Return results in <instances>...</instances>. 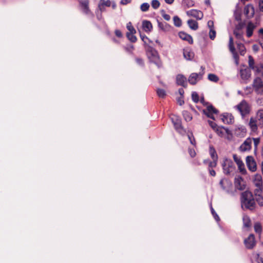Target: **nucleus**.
Listing matches in <instances>:
<instances>
[{"label":"nucleus","mask_w":263,"mask_h":263,"mask_svg":"<svg viewBox=\"0 0 263 263\" xmlns=\"http://www.w3.org/2000/svg\"><path fill=\"white\" fill-rule=\"evenodd\" d=\"M241 206L243 210H253L256 208V203L252 193L246 191L241 194Z\"/></svg>","instance_id":"obj_1"},{"label":"nucleus","mask_w":263,"mask_h":263,"mask_svg":"<svg viewBox=\"0 0 263 263\" xmlns=\"http://www.w3.org/2000/svg\"><path fill=\"white\" fill-rule=\"evenodd\" d=\"M146 54L149 62L155 64L158 68L161 67L162 64L157 51L151 46L146 48Z\"/></svg>","instance_id":"obj_2"},{"label":"nucleus","mask_w":263,"mask_h":263,"mask_svg":"<svg viewBox=\"0 0 263 263\" xmlns=\"http://www.w3.org/2000/svg\"><path fill=\"white\" fill-rule=\"evenodd\" d=\"M235 108L239 111L241 116L243 118L249 115L251 111V105L245 100H242Z\"/></svg>","instance_id":"obj_3"},{"label":"nucleus","mask_w":263,"mask_h":263,"mask_svg":"<svg viewBox=\"0 0 263 263\" xmlns=\"http://www.w3.org/2000/svg\"><path fill=\"white\" fill-rule=\"evenodd\" d=\"M224 174L229 175L234 171L235 167L234 162L229 159L226 158L222 163Z\"/></svg>","instance_id":"obj_4"},{"label":"nucleus","mask_w":263,"mask_h":263,"mask_svg":"<svg viewBox=\"0 0 263 263\" xmlns=\"http://www.w3.org/2000/svg\"><path fill=\"white\" fill-rule=\"evenodd\" d=\"M171 120L174 124L175 129L180 134H185L186 131L182 126L181 120L178 116L173 115L171 117Z\"/></svg>","instance_id":"obj_5"},{"label":"nucleus","mask_w":263,"mask_h":263,"mask_svg":"<svg viewBox=\"0 0 263 263\" xmlns=\"http://www.w3.org/2000/svg\"><path fill=\"white\" fill-rule=\"evenodd\" d=\"M252 86L256 93L263 95V82L260 78L257 77L254 80Z\"/></svg>","instance_id":"obj_6"},{"label":"nucleus","mask_w":263,"mask_h":263,"mask_svg":"<svg viewBox=\"0 0 263 263\" xmlns=\"http://www.w3.org/2000/svg\"><path fill=\"white\" fill-rule=\"evenodd\" d=\"M203 72H200L197 73H192L190 74L188 78V81L191 85H194L196 84L198 81H200L202 79Z\"/></svg>","instance_id":"obj_7"},{"label":"nucleus","mask_w":263,"mask_h":263,"mask_svg":"<svg viewBox=\"0 0 263 263\" xmlns=\"http://www.w3.org/2000/svg\"><path fill=\"white\" fill-rule=\"evenodd\" d=\"M203 113L205 115L208 117L215 120L213 114H217L218 110L216 109L212 105H209L207 106L205 109L202 110Z\"/></svg>","instance_id":"obj_8"},{"label":"nucleus","mask_w":263,"mask_h":263,"mask_svg":"<svg viewBox=\"0 0 263 263\" xmlns=\"http://www.w3.org/2000/svg\"><path fill=\"white\" fill-rule=\"evenodd\" d=\"M246 164L250 171L255 172L256 170V164L252 156L247 157Z\"/></svg>","instance_id":"obj_9"},{"label":"nucleus","mask_w":263,"mask_h":263,"mask_svg":"<svg viewBox=\"0 0 263 263\" xmlns=\"http://www.w3.org/2000/svg\"><path fill=\"white\" fill-rule=\"evenodd\" d=\"M79 3L82 11L85 14H90L91 11L88 7L89 0H80Z\"/></svg>","instance_id":"obj_10"},{"label":"nucleus","mask_w":263,"mask_h":263,"mask_svg":"<svg viewBox=\"0 0 263 263\" xmlns=\"http://www.w3.org/2000/svg\"><path fill=\"white\" fill-rule=\"evenodd\" d=\"M186 14L188 16L195 17L197 20H201L203 16V13L196 9H192L186 12Z\"/></svg>","instance_id":"obj_11"},{"label":"nucleus","mask_w":263,"mask_h":263,"mask_svg":"<svg viewBox=\"0 0 263 263\" xmlns=\"http://www.w3.org/2000/svg\"><path fill=\"white\" fill-rule=\"evenodd\" d=\"M240 74L241 78L242 80L247 83V81L250 78L251 76V72L250 69L245 68L240 69Z\"/></svg>","instance_id":"obj_12"},{"label":"nucleus","mask_w":263,"mask_h":263,"mask_svg":"<svg viewBox=\"0 0 263 263\" xmlns=\"http://www.w3.org/2000/svg\"><path fill=\"white\" fill-rule=\"evenodd\" d=\"M176 84L178 85L181 86L186 88L187 86V80L186 77L181 74H179L176 76Z\"/></svg>","instance_id":"obj_13"},{"label":"nucleus","mask_w":263,"mask_h":263,"mask_svg":"<svg viewBox=\"0 0 263 263\" xmlns=\"http://www.w3.org/2000/svg\"><path fill=\"white\" fill-rule=\"evenodd\" d=\"M246 247L248 249H252L255 245V241L254 236L253 234H250L248 237L244 241Z\"/></svg>","instance_id":"obj_14"},{"label":"nucleus","mask_w":263,"mask_h":263,"mask_svg":"<svg viewBox=\"0 0 263 263\" xmlns=\"http://www.w3.org/2000/svg\"><path fill=\"white\" fill-rule=\"evenodd\" d=\"M252 140L251 138H247L243 143L240 145L239 149L241 152H246L249 151L251 148Z\"/></svg>","instance_id":"obj_15"},{"label":"nucleus","mask_w":263,"mask_h":263,"mask_svg":"<svg viewBox=\"0 0 263 263\" xmlns=\"http://www.w3.org/2000/svg\"><path fill=\"white\" fill-rule=\"evenodd\" d=\"M234 184L235 187L239 190L245 189L243 180L241 177H238L235 178Z\"/></svg>","instance_id":"obj_16"},{"label":"nucleus","mask_w":263,"mask_h":263,"mask_svg":"<svg viewBox=\"0 0 263 263\" xmlns=\"http://www.w3.org/2000/svg\"><path fill=\"white\" fill-rule=\"evenodd\" d=\"M223 122L226 124H230L234 122V118L233 116L229 113H225L222 115L221 118Z\"/></svg>","instance_id":"obj_17"},{"label":"nucleus","mask_w":263,"mask_h":263,"mask_svg":"<svg viewBox=\"0 0 263 263\" xmlns=\"http://www.w3.org/2000/svg\"><path fill=\"white\" fill-rule=\"evenodd\" d=\"M183 57L187 60H192L194 57V53L191 49L186 48L183 49Z\"/></svg>","instance_id":"obj_18"},{"label":"nucleus","mask_w":263,"mask_h":263,"mask_svg":"<svg viewBox=\"0 0 263 263\" xmlns=\"http://www.w3.org/2000/svg\"><path fill=\"white\" fill-rule=\"evenodd\" d=\"M256 28V26L252 22H249L247 26V36L248 37H250L253 32V30Z\"/></svg>","instance_id":"obj_19"},{"label":"nucleus","mask_w":263,"mask_h":263,"mask_svg":"<svg viewBox=\"0 0 263 263\" xmlns=\"http://www.w3.org/2000/svg\"><path fill=\"white\" fill-rule=\"evenodd\" d=\"M111 5L110 1H106L104 0H100L98 5V8L100 11L103 12L105 10V7H109Z\"/></svg>","instance_id":"obj_20"},{"label":"nucleus","mask_w":263,"mask_h":263,"mask_svg":"<svg viewBox=\"0 0 263 263\" xmlns=\"http://www.w3.org/2000/svg\"><path fill=\"white\" fill-rule=\"evenodd\" d=\"M179 36L182 40L186 41L190 44H192L193 42L192 36L184 32H180L179 33Z\"/></svg>","instance_id":"obj_21"},{"label":"nucleus","mask_w":263,"mask_h":263,"mask_svg":"<svg viewBox=\"0 0 263 263\" xmlns=\"http://www.w3.org/2000/svg\"><path fill=\"white\" fill-rule=\"evenodd\" d=\"M142 27L145 32H149L152 29L153 26L151 22L148 21H143L142 22Z\"/></svg>","instance_id":"obj_22"},{"label":"nucleus","mask_w":263,"mask_h":263,"mask_svg":"<svg viewBox=\"0 0 263 263\" xmlns=\"http://www.w3.org/2000/svg\"><path fill=\"white\" fill-rule=\"evenodd\" d=\"M255 73L259 76L263 77V64H259L255 66L253 69Z\"/></svg>","instance_id":"obj_23"},{"label":"nucleus","mask_w":263,"mask_h":263,"mask_svg":"<svg viewBox=\"0 0 263 263\" xmlns=\"http://www.w3.org/2000/svg\"><path fill=\"white\" fill-rule=\"evenodd\" d=\"M257 120L251 117L250 119L249 125L252 132H256L257 129Z\"/></svg>","instance_id":"obj_24"},{"label":"nucleus","mask_w":263,"mask_h":263,"mask_svg":"<svg viewBox=\"0 0 263 263\" xmlns=\"http://www.w3.org/2000/svg\"><path fill=\"white\" fill-rule=\"evenodd\" d=\"M255 186H262V178L260 175H256L253 180Z\"/></svg>","instance_id":"obj_25"},{"label":"nucleus","mask_w":263,"mask_h":263,"mask_svg":"<svg viewBox=\"0 0 263 263\" xmlns=\"http://www.w3.org/2000/svg\"><path fill=\"white\" fill-rule=\"evenodd\" d=\"M187 24L189 27L194 30H196L198 28V23L193 20H189L187 21Z\"/></svg>","instance_id":"obj_26"},{"label":"nucleus","mask_w":263,"mask_h":263,"mask_svg":"<svg viewBox=\"0 0 263 263\" xmlns=\"http://www.w3.org/2000/svg\"><path fill=\"white\" fill-rule=\"evenodd\" d=\"M234 34L236 37L239 40H243L242 32L240 28L237 27L234 30Z\"/></svg>","instance_id":"obj_27"},{"label":"nucleus","mask_w":263,"mask_h":263,"mask_svg":"<svg viewBox=\"0 0 263 263\" xmlns=\"http://www.w3.org/2000/svg\"><path fill=\"white\" fill-rule=\"evenodd\" d=\"M210 154L213 160H218V156L217 155L216 152L214 148L212 146H210Z\"/></svg>","instance_id":"obj_28"},{"label":"nucleus","mask_w":263,"mask_h":263,"mask_svg":"<svg viewBox=\"0 0 263 263\" xmlns=\"http://www.w3.org/2000/svg\"><path fill=\"white\" fill-rule=\"evenodd\" d=\"M182 115L184 117V120L187 122L190 121L192 119V116L191 114L187 111H183Z\"/></svg>","instance_id":"obj_29"},{"label":"nucleus","mask_w":263,"mask_h":263,"mask_svg":"<svg viewBox=\"0 0 263 263\" xmlns=\"http://www.w3.org/2000/svg\"><path fill=\"white\" fill-rule=\"evenodd\" d=\"M243 226L246 228H249L251 226V220L248 216H244L243 217Z\"/></svg>","instance_id":"obj_30"},{"label":"nucleus","mask_w":263,"mask_h":263,"mask_svg":"<svg viewBox=\"0 0 263 263\" xmlns=\"http://www.w3.org/2000/svg\"><path fill=\"white\" fill-rule=\"evenodd\" d=\"M136 33H127L126 36L128 38V39L132 42L135 43L137 41V37L134 35Z\"/></svg>","instance_id":"obj_31"},{"label":"nucleus","mask_w":263,"mask_h":263,"mask_svg":"<svg viewBox=\"0 0 263 263\" xmlns=\"http://www.w3.org/2000/svg\"><path fill=\"white\" fill-rule=\"evenodd\" d=\"M173 21L175 26L176 27H180L182 25V21L181 19L177 16H175L173 17Z\"/></svg>","instance_id":"obj_32"},{"label":"nucleus","mask_w":263,"mask_h":263,"mask_svg":"<svg viewBox=\"0 0 263 263\" xmlns=\"http://www.w3.org/2000/svg\"><path fill=\"white\" fill-rule=\"evenodd\" d=\"M256 118L258 120L263 122V109H260L257 111Z\"/></svg>","instance_id":"obj_33"},{"label":"nucleus","mask_w":263,"mask_h":263,"mask_svg":"<svg viewBox=\"0 0 263 263\" xmlns=\"http://www.w3.org/2000/svg\"><path fill=\"white\" fill-rule=\"evenodd\" d=\"M249 68L251 69H253L256 65H255V62L253 58L251 55L249 56L248 61Z\"/></svg>","instance_id":"obj_34"},{"label":"nucleus","mask_w":263,"mask_h":263,"mask_svg":"<svg viewBox=\"0 0 263 263\" xmlns=\"http://www.w3.org/2000/svg\"><path fill=\"white\" fill-rule=\"evenodd\" d=\"M208 79L214 82H217L219 80L218 77L216 74L213 73H210L208 75Z\"/></svg>","instance_id":"obj_35"},{"label":"nucleus","mask_w":263,"mask_h":263,"mask_svg":"<svg viewBox=\"0 0 263 263\" xmlns=\"http://www.w3.org/2000/svg\"><path fill=\"white\" fill-rule=\"evenodd\" d=\"M237 47L239 50L240 54L241 55H243L246 53V49L243 44L241 43H238L237 44Z\"/></svg>","instance_id":"obj_36"},{"label":"nucleus","mask_w":263,"mask_h":263,"mask_svg":"<svg viewBox=\"0 0 263 263\" xmlns=\"http://www.w3.org/2000/svg\"><path fill=\"white\" fill-rule=\"evenodd\" d=\"M254 230L256 233L260 234L262 231V228L261 224L258 223L256 222L255 223L254 226Z\"/></svg>","instance_id":"obj_37"},{"label":"nucleus","mask_w":263,"mask_h":263,"mask_svg":"<svg viewBox=\"0 0 263 263\" xmlns=\"http://www.w3.org/2000/svg\"><path fill=\"white\" fill-rule=\"evenodd\" d=\"M149 5L147 3H144L140 6V9L142 12H146L148 10Z\"/></svg>","instance_id":"obj_38"},{"label":"nucleus","mask_w":263,"mask_h":263,"mask_svg":"<svg viewBox=\"0 0 263 263\" xmlns=\"http://www.w3.org/2000/svg\"><path fill=\"white\" fill-rule=\"evenodd\" d=\"M234 157V160L235 161V162H236V163L237 164L239 168V170H240V171H242V170H241V167L242 166H244V165H243V163H242V162L239 160V159H238L236 157V155H234L233 156Z\"/></svg>","instance_id":"obj_39"},{"label":"nucleus","mask_w":263,"mask_h":263,"mask_svg":"<svg viewBox=\"0 0 263 263\" xmlns=\"http://www.w3.org/2000/svg\"><path fill=\"white\" fill-rule=\"evenodd\" d=\"M157 95L160 97L163 98L166 96L165 91L163 89L158 88L157 90Z\"/></svg>","instance_id":"obj_40"},{"label":"nucleus","mask_w":263,"mask_h":263,"mask_svg":"<svg viewBox=\"0 0 263 263\" xmlns=\"http://www.w3.org/2000/svg\"><path fill=\"white\" fill-rule=\"evenodd\" d=\"M262 191V186H256V188L254 190L255 196L261 195Z\"/></svg>","instance_id":"obj_41"},{"label":"nucleus","mask_w":263,"mask_h":263,"mask_svg":"<svg viewBox=\"0 0 263 263\" xmlns=\"http://www.w3.org/2000/svg\"><path fill=\"white\" fill-rule=\"evenodd\" d=\"M227 183L228 185L230 184V182L227 180L224 179H222L220 181L219 184L221 187V188L225 191H228L226 187L224 186V184Z\"/></svg>","instance_id":"obj_42"},{"label":"nucleus","mask_w":263,"mask_h":263,"mask_svg":"<svg viewBox=\"0 0 263 263\" xmlns=\"http://www.w3.org/2000/svg\"><path fill=\"white\" fill-rule=\"evenodd\" d=\"M229 47L231 52H234L235 48L234 46L233 40L232 36H230L229 39Z\"/></svg>","instance_id":"obj_43"},{"label":"nucleus","mask_w":263,"mask_h":263,"mask_svg":"<svg viewBox=\"0 0 263 263\" xmlns=\"http://www.w3.org/2000/svg\"><path fill=\"white\" fill-rule=\"evenodd\" d=\"M256 201L260 206H263V197L261 195L255 196Z\"/></svg>","instance_id":"obj_44"},{"label":"nucleus","mask_w":263,"mask_h":263,"mask_svg":"<svg viewBox=\"0 0 263 263\" xmlns=\"http://www.w3.org/2000/svg\"><path fill=\"white\" fill-rule=\"evenodd\" d=\"M192 100L195 102V103H197L199 101V96L198 95V93L195 92V91H194L192 92Z\"/></svg>","instance_id":"obj_45"},{"label":"nucleus","mask_w":263,"mask_h":263,"mask_svg":"<svg viewBox=\"0 0 263 263\" xmlns=\"http://www.w3.org/2000/svg\"><path fill=\"white\" fill-rule=\"evenodd\" d=\"M151 5L154 9H156L159 7L160 4L158 0H153Z\"/></svg>","instance_id":"obj_46"},{"label":"nucleus","mask_w":263,"mask_h":263,"mask_svg":"<svg viewBox=\"0 0 263 263\" xmlns=\"http://www.w3.org/2000/svg\"><path fill=\"white\" fill-rule=\"evenodd\" d=\"M250 10H252V15H253L254 13V10H253V7L251 5H247L245 7L244 11H245V13L246 15L249 14Z\"/></svg>","instance_id":"obj_47"},{"label":"nucleus","mask_w":263,"mask_h":263,"mask_svg":"<svg viewBox=\"0 0 263 263\" xmlns=\"http://www.w3.org/2000/svg\"><path fill=\"white\" fill-rule=\"evenodd\" d=\"M126 27L128 31H129V33H136V30L134 29V28L132 26V23L130 22H129L127 24Z\"/></svg>","instance_id":"obj_48"},{"label":"nucleus","mask_w":263,"mask_h":263,"mask_svg":"<svg viewBox=\"0 0 263 263\" xmlns=\"http://www.w3.org/2000/svg\"><path fill=\"white\" fill-rule=\"evenodd\" d=\"M183 2L187 7H192L194 5V2L192 0H183Z\"/></svg>","instance_id":"obj_49"},{"label":"nucleus","mask_w":263,"mask_h":263,"mask_svg":"<svg viewBox=\"0 0 263 263\" xmlns=\"http://www.w3.org/2000/svg\"><path fill=\"white\" fill-rule=\"evenodd\" d=\"M223 126H221V127H218L215 130V131L216 132L217 134L219 136H223V135H224V132L223 131V129L222 128Z\"/></svg>","instance_id":"obj_50"},{"label":"nucleus","mask_w":263,"mask_h":263,"mask_svg":"<svg viewBox=\"0 0 263 263\" xmlns=\"http://www.w3.org/2000/svg\"><path fill=\"white\" fill-rule=\"evenodd\" d=\"M210 38L213 40L216 36V31L213 29V28H211L209 32Z\"/></svg>","instance_id":"obj_51"},{"label":"nucleus","mask_w":263,"mask_h":263,"mask_svg":"<svg viewBox=\"0 0 263 263\" xmlns=\"http://www.w3.org/2000/svg\"><path fill=\"white\" fill-rule=\"evenodd\" d=\"M217 160H213L212 161H210L209 163V168L215 167L217 165Z\"/></svg>","instance_id":"obj_52"},{"label":"nucleus","mask_w":263,"mask_h":263,"mask_svg":"<svg viewBox=\"0 0 263 263\" xmlns=\"http://www.w3.org/2000/svg\"><path fill=\"white\" fill-rule=\"evenodd\" d=\"M211 213H212L213 217L215 219V220L217 221H219V217H218V216L217 215V214H216V213L215 212V211H214V210L213 209V208L212 206L211 208Z\"/></svg>","instance_id":"obj_53"},{"label":"nucleus","mask_w":263,"mask_h":263,"mask_svg":"<svg viewBox=\"0 0 263 263\" xmlns=\"http://www.w3.org/2000/svg\"><path fill=\"white\" fill-rule=\"evenodd\" d=\"M259 41H263V28H260L258 31Z\"/></svg>","instance_id":"obj_54"},{"label":"nucleus","mask_w":263,"mask_h":263,"mask_svg":"<svg viewBox=\"0 0 263 263\" xmlns=\"http://www.w3.org/2000/svg\"><path fill=\"white\" fill-rule=\"evenodd\" d=\"M124 48L127 51L132 53L134 48V47L133 45H129L125 47Z\"/></svg>","instance_id":"obj_55"},{"label":"nucleus","mask_w":263,"mask_h":263,"mask_svg":"<svg viewBox=\"0 0 263 263\" xmlns=\"http://www.w3.org/2000/svg\"><path fill=\"white\" fill-rule=\"evenodd\" d=\"M208 122H209V125H210V126H211V127H212L214 130H215L216 129V128L218 127H217V124H216L215 122H213V121H210V120H209V121H208Z\"/></svg>","instance_id":"obj_56"},{"label":"nucleus","mask_w":263,"mask_h":263,"mask_svg":"<svg viewBox=\"0 0 263 263\" xmlns=\"http://www.w3.org/2000/svg\"><path fill=\"white\" fill-rule=\"evenodd\" d=\"M231 52L233 55L234 59L235 60V62H236V64L237 65L238 64L239 57H238V55L237 54V53L235 52V50H234V52Z\"/></svg>","instance_id":"obj_57"},{"label":"nucleus","mask_w":263,"mask_h":263,"mask_svg":"<svg viewBox=\"0 0 263 263\" xmlns=\"http://www.w3.org/2000/svg\"><path fill=\"white\" fill-rule=\"evenodd\" d=\"M256 103L259 106H263V97L258 98L256 99Z\"/></svg>","instance_id":"obj_58"},{"label":"nucleus","mask_w":263,"mask_h":263,"mask_svg":"<svg viewBox=\"0 0 263 263\" xmlns=\"http://www.w3.org/2000/svg\"><path fill=\"white\" fill-rule=\"evenodd\" d=\"M189 153L191 157L192 158L196 156V152L194 149L189 148Z\"/></svg>","instance_id":"obj_59"},{"label":"nucleus","mask_w":263,"mask_h":263,"mask_svg":"<svg viewBox=\"0 0 263 263\" xmlns=\"http://www.w3.org/2000/svg\"><path fill=\"white\" fill-rule=\"evenodd\" d=\"M258 7L259 10L263 12V0H259L258 2Z\"/></svg>","instance_id":"obj_60"},{"label":"nucleus","mask_w":263,"mask_h":263,"mask_svg":"<svg viewBox=\"0 0 263 263\" xmlns=\"http://www.w3.org/2000/svg\"><path fill=\"white\" fill-rule=\"evenodd\" d=\"M136 62L138 64L141 66L144 65V62L142 59L141 58H136Z\"/></svg>","instance_id":"obj_61"},{"label":"nucleus","mask_w":263,"mask_h":263,"mask_svg":"<svg viewBox=\"0 0 263 263\" xmlns=\"http://www.w3.org/2000/svg\"><path fill=\"white\" fill-rule=\"evenodd\" d=\"M167 24L166 23H162L158 22V27L162 30H164V26H166Z\"/></svg>","instance_id":"obj_62"},{"label":"nucleus","mask_w":263,"mask_h":263,"mask_svg":"<svg viewBox=\"0 0 263 263\" xmlns=\"http://www.w3.org/2000/svg\"><path fill=\"white\" fill-rule=\"evenodd\" d=\"M182 97H181L177 99V102L180 105H182L184 104V102Z\"/></svg>","instance_id":"obj_63"},{"label":"nucleus","mask_w":263,"mask_h":263,"mask_svg":"<svg viewBox=\"0 0 263 263\" xmlns=\"http://www.w3.org/2000/svg\"><path fill=\"white\" fill-rule=\"evenodd\" d=\"M256 259L258 263H263V258L262 257L259 256V255H258Z\"/></svg>","instance_id":"obj_64"}]
</instances>
